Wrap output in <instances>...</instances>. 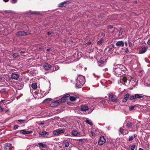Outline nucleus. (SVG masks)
I'll use <instances>...</instances> for the list:
<instances>
[{
  "label": "nucleus",
  "instance_id": "obj_34",
  "mask_svg": "<svg viewBox=\"0 0 150 150\" xmlns=\"http://www.w3.org/2000/svg\"><path fill=\"white\" fill-rule=\"evenodd\" d=\"M20 85V83H18L17 84V86H18V89L20 90L23 87V85H22L20 87H19V86Z\"/></svg>",
  "mask_w": 150,
  "mask_h": 150
},
{
  "label": "nucleus",
  "instance_id": "obj_45",
  "mask_svg": "<svg viewBox=\"0 0 150 150\" xmlns=\"http://www.w3.org/2000/svg\"><path fill=\"white\" fill-rule=\"evenodd\" d=\"M125 52L126 53L128 52H129V50L128 48H126L125 50Z\"/></svg>",
  "mask_w": 150,
  "mask_h": 150
},
{
  "label": "nucleus",
  "instance_id": "obj_15",
  "mask_svg": "<svg viewBox=\"0 0 150 150\" xmlns=\"http://www.w3.org/2000/svg\"><path fill=\"white\" fill-rule=\"evenodd\" d=\"M40 134L45 137H47L48 136V133L47 132L44 131L43 132H40Z\"/></svg>",
  "mask_w": 150,
  "mask_h": 150
},
{
  "label": "nucleus",
  "instance_id": "obj_35",
  "mask_svg": "<svg viewBox=\"0 0 150 150\" xmlns=\"http://www.w3.org/2000/svg\"><path fill=\"white\" fill-rule=\"evenodd\" d=\"M135 107V106H131L129 107V110L131 111L133 110Z\"/></svg>",
  "mask_w": 150,
  "mask_h": 150
},
{
  "label": "nucleus",
  "instance_id": "obj_1",
  "mask_svg": "<svg viewBox=\"0 0 150 150\" xmlns=\"http://www.w3.org/2000/svg\"><path fill=\"white\" fill-rule=\"evenodd\" d=\"M126 69L125 67L121 64H118L115 66L113 69V72L117 76H120L124 74V71Z\"/></svg>",
  "mask_w": 150,
  "mask_h": 150
},
{
  "label": "nucleus",
  "instance_id": "obj_13",
  "mask_svg": "<svg viewBox=\"0 0 150 150\" xmlns=\"http://www.w3.org/2000/svg\"><path fill=\"white\" fill-rule=\"evenodd\" d=\"M11 77L13 79L17 80L19 78V76L18 74L13 73L11 74Z\"/></svg>",
  "mask_w": 150,
  "mask_h": 150
},
{
  "label": "nucleus",
  "instance_id": "obj_58",
  "mask_svg": "<svg viewBox=\"0 0 150 150\" xmlns=\"http://www.w3.org/2000/svg\"><path fill=\"white\" fill-rule=\"evenodd\" d=\"M8 110H6V111L7 112H8Z\"/></svg>",
  "mask_w": 150,
  "mask_h": 150
},
{
  "label": "nucleus",
  "instance_id": "obj_24",
  "mask_svg": "<svg viewBox=\"0 0 150 150\" xmlns=\"http://www.w3.org/2000/svg\"><path fill=\"white\" fill-rule=\"evenodd\" d=\"M137 136V135L136 134H134V136H130L129 137V141H131L133 140L134 138L136 137Z\"/></svg>",
  "mask_w": 150,
  "mask_h": 150
},
{
  "label": "nucleus",
  "instance_id": "obj_59",
  "mask_svg": "<svg viewBox=\"0 0 150 150\" xmlns=\"http://www.w3.org/2000/svg\"><path fill=\"white\" fill-rule=\"evenodd\" d=\"M125 45H127V43L126 42V43H125Z\"/></svg>",
  "mask_w": 150,
  "mask_h": 150
},
{
  "label": "nucleus",
  "instance_id": "obj_47",
  "mask_svg": "<svg viewBox=\"0 0 150 150\" xmlns=\"http://www.w3.org/2000/svg\"><path fill=\"white\" fill-rule=\"evenodd\" d=\"M91 42H89L86 43V45H90L91 44Z\"/></svg>",
  "mask_w": 150,
  "mask_h": 150
},
{
  "label": "nucleus",
  "instance_id": "obj_25",
  "mask_svg": "<svg viewBox=\"0 0 150 150\" xmlns=\"http://www.w3.org/2000/svg\"><path fill=\"white\" fill-rule=\"evenodd\" d=\"M31 87L33 89H36L37 87V83H34L32 84Z\"/></svg>",
  "mask_w": 150,
  "mask_h": 150
},
{
  "label": "nucleus",
  "instance_id": "obj_22",
  "mask_svg": "<svg viewBox=\"0 0 150 150\" xmlns=\"http://www.w3.org/2000/svg\"><path fill=\"white\" fill-rule=\"evenodd\" d=\"M135 99L139 98L140 99L143 97V96H142L141 95L139 94H135L134 95Z\"/></svg>",
  "mask_w": 150,
  "mask_h": 150
},
{
  "label": "nucleus",
  "instance_id": "obj_21",
  "mask_svg": "<svg viewBox=\"0 0 150 150\" xmlns=\"http://www.w3.org/2000/svg\"><path fill=\"white\" fill-rule=\"evenodd\" d=\"M11 145V144L10 143L6 144L4 146V149L5 150H7L10 149V147Z\"/></svg>",
  "mask_w": 150,
  "mask_h": 150
},
{
  "label": "nucleus",
  "instance_id": "obj_8",
  "mask_svg": "<svg viewBox=\"0 0 150 150\" xmlns=\"http://www.w3.org/2000/svg\"><path fill=\"white\" fill-rule=\"evenodd\" d=\"M147 47L144 45L142 46L141 47V49L139 51L140 54H143L147 50Z\"/></svg>",
  "mask_w": 150,
  "mask_h": 150
},
{
  "label": "nucleus",
  "instance_id": "obj_50",
  "mask_svg": "<svg viewBox=\"0 0 150 150\" xmlns=\"http://www.w3.org/2000/svg\"><path fill=\"white\" fill-rule=\"evenodd\" d=\"M51 34V32H48L47 33V34L48 35H50V34Z\"/></svg>",
  "mask_w": 150,
  "mask_h": 150
},
{
  "label": "nucleus",
  "instance_id": "obj_16",
  "mask_svg": "<svg viewBox=\"0 0 150 150\" xmlns=\"http://www.w3.org/2000/svg\"><path fill=\"white\" fill-rule=\"evenodd\" d=\"M72 134L74 136L80 137L81 136H80V133L76 130H73L72 131Z\"/></svg>",
  "mask_w": 150,
  "mask_h": 150
},
{
  "label": "nucleus",
  "instance_id": "obj_9",
  "mask_svg": "<svg viewBox=\"0 0 150 150\" xmlns=\"http://www.w3.org/2000/svg\"><path fill=\"white\" fill-rule=\"evenodd\" d=\"M88 109V107L86 105H82L80 107L81 110L82 111H86Z\"/></svg>",
  "mask_w": 150,
  "mask_h": 150
},
{
  "label": "nucleus",
  "instance_id": "obj_20",
  "mask_svg": "<svg viewBox=\"0 0 150 150\" xmlns=\"http://www.w3.org/2000/svg\"><path fill=\"white\" fill-rule=\"evenodd\" d=\"M67 98H65V97L64 96L62 98L59 100H58V102L59 103H64L67 100Z\"/></svg>",
  "mask_w": 150,
  "mask_h": 150
},
{
  "label": "nucleus",
  "instance_id": "obj_26",
  "mask_svg": "<svg viewBox=\"0 0 150 150\" xmlns=\"http://www.w3.org/2000/svg\"><path fill=\"white\" fill-rule=\"evenodd\" d=\"M126 126L128 129H131L132 127V123L130 122L127 123Z\"/></svg>",
  "mask_w": 150,
  "mask_h": 150
},
{
  "label": "nucleus",
  "instance_id": "obj_31",
  "mask_svg": "<svg viewBox=\"0 0 150 150\" xmlns=\"http://www.w3.org/2000/svg\"><path fill=\"white\" fill-rule=\"evenodd\" d=\"M70 100L72 101H74L76 100V98L74 96L70 97Z\"/></svg>",
  "mask_w": 150,
  "mask_h": 150
},
{
  "label": "nucleus",
  "instance_id": "obj_27",
  "mask_svg": "<svg viewBox=\"0 0 150 150\" xmlns=\"http://www.w3.org/2000/svg\"><path fill=\"white\" fill-rule=\"evenodd\" d=\"M52 100V99L50 98H48L47 99H45L44 100L43 102L46 103H47L50 101Z\"/></svg>",
  "mask_w": 150,
  "mask_h": 150
},
{
  "label": "nucleus",
  "instance_id": "obj_6",
  "mask_svg": "<svg viewBox=\"0 0 150 150\" xmlns=\"http://www.w3.org/2000/svg\"><path fill=\"white\" fill-rule=\"evenodd\" d=\"M105 142V139L103 136H102L100 137L98 142L99 145H103Z\"/></svg>",
  "mask_w": 150,
  "mask_h": 150
},
{
  "label": "nucleus",
  "instance_id": "obj_7",
  "mask_svg": "<svg viewBox=\"0 0 150 150\" xmlns=\"http://www.w3.org/2000/svg\"><path fill=\"white\" fill-rule=\"evenodd\" d=\"M108 96L109 99L115 102H117V101L116 97L115 95L113 94H109Z\"/></svg>",
  "mask_w": 150,
  "mask_h": 150
},
{
  "label": "nucleus",
  "instance_id": "obj_29",
  "mask_svg": "<svg viewBox=\"0 0 150 150\" xmlns=\"http://www.w3.org/2000/svg\"><path fill=\"white\" fill-rule=\"evenodd\" d=\"M66 2H63L60 3L59 5V6L60 7H64L65 6V4Z\"/></svg>",
  "mask_w": 150,
  "mask_h": 150
},
{
  "label": "nucleus",
  "instance_id": "obj_57",
  "mask_svg": "<svg viewBox=\"0 0 150 150\" xmlns=\"http://www.w3.org/2000/svg\"><path fill=\"white\" fill-rule=\"evenodd\" d=\"M111 50V48H110V49L108 51H110Z\"/></svg>",
  "mask_w": 150,
  "mask_h": 150
},
{
  "label": "nucleus",
  "instance_id": "obj_41",
  "mask_svg": "<svg viewBox=\"0 0 150 150\" xmlns=\"http://www.w3.org/2000/svg\"><path fill=\"white\" fill-rule=\"evenodd\" d=\"M6 91V89H4V88H3V89H2L1 90L0 92H5Z\"/></svg>",
  "mask_w": 150,
  "mask_h": 150
},
{
  "label": "nucleus",
  "instance_id": "obj_42",
  "mask_svg": "<svg viewBox=\"0 0 150 150\" xmlns=\"http://www.w3.org/2000/svg\"><path fill=\"white\" fill-rule=\"evenodd\" d=\"M70 96V95L69 94H67L65 95L64 97H65V98H67L69 97Z\"/></svg>",
  "mask_w": 150,
  "mask_h": 150
},
{
  "label": "nucleus",
  "instance_id": "obj_48",
  "mask_svg": "<svg viewBox=\"0 0 150 150\" xmlns=\"http://www.w3.org/2000/svg\"><path fill=\"white\" fill-rule=\"evenodd\" d=\"M12 1L13 3H15L17 2V0H12Z\"/></svg>",
  "mask_w": 150,
  "mask_h": 150
},
{
  "label": "nucleus",
  "instance_id": "obj_51",
  "mask_svg": "<svg viewBox=\"0 0 150 150\" xmlns=\"http://www.w3.org/2000/svg\"><path fill=\"white\" fill-rule=\"evenodd\" d=\"M25 53V52L24 51H21V54H24V53Z\"/></svg>",
  "mask_w": 150,
  "mask_h": 150
},
{
  "label": "nucleus",
  "instance_id": "obj_4",
  "mask_svg": "<svg viewBox=\"0 0 150 150\" xmlns=\"http://www.w3.org/2000/svg\"><path fill=\"white\" fill-rule=\"evenodd\" d=\"M64 130L63 129H58L54 131L53 132V134L54 135L57 136L62 133H64Z\"/></svg>",
  "mask_w": 150,
  "mask_h": 150
},
{
  "label": "nucleus",
  "instance_id": "obj_49",
  "mask_svg": "<svg viewBox=\"0 0 150 150\" xmlns=\"http://www.w3.org/2000/svg\"><path fill=\"white\" fill-rule=\"evenodd\" d=\"M112 27L111 25H110L108 26V28H112Z\"/></svg>",
  "mask_w": 150,
  "mask_h": 150
},
{
  "label": "nucleus",
  "instance_id": "obj_17",
  "mask_svg": "<svg viewBox=\"0 0 150 150\" xmlns=\"http://www.w3.org/2000/svg\"><path fill=\"white\" fill-rule=\"evenodd\" d=\"M124 42L122 41H118L116 44V45L117 46L123 47L124 46Z\"/></svg>",
  "mask_w": 150,
  "mask_h": 150
},
{
  "label": "nucleus",
  "instance_id": "obj_32",
  "mask_svg": "<svg viewBox=\"0 0 150 150\" xmlns=\"http://www.w3.org/2000/svg\"><path fill=\"white\" fill-rule=\"evenodd\" d=\"M134 99H135L134 95L133 96H131V95L129 94V100H131Z\"/></svg>",
  "mask_w": 150,
  "mask_h": 150
},
{
  "label": "nucleus",
  "instance_id": "obj_19",
  "mask_svg": "<svg viewBox=\"0 0 150 150\" xmlns=\"http://www.w3.org/2000/svg\"><path fill=\"white\" fill-rule=\"evenodd\" d=\"M129 93L125 94L124 96L123 101L126 102L128 100H129Z\"/></svg>",
  "mask_w": 150,
  "mask_h": 150
},
{
  "label": "nucleus",
  "instance_id": "obj_28",
  "mask_svg": "<svg viewBox=\"0 0 150 150\" xmlns=\"http://www.w3.org/2000/svg\"><path fill=\"white\" fill-rule=\"evenodd\" d=\"M86 122L90 125H93V123L91 120H89L88 119H86L85 120Z\"/></svg>",
  "mask_w": 150,
  "mask_h": 150
},
{
  "label": "nucleus",
  "instance_id": "obj_3",
  "mask_svg": "<svg viewBox=\"0 0 150 150\" xmlns=\"http://www.w3.org/2000/svg\"><path fill=\"white\" fill-rule=\"evenodd\" d=\"M85 82V77L82 75H79L76 81V87L78 88L81 87L84 84Z\"/></svg>",
  "mask_w": 150,
  "mask_h": 150
},
{
  "label": "nucleus",
  "instance_id": "obj_23",
  "mask_svg": "<svg viewBox=\"0 0 150 150\" xmlns=\"http://www.w3.org/2000/svg\"><path fill=\"white\" fill-rule=\"evenodd\" d=\"M63 144L64 145V147H67L69 145V142L68 141L64 142Z\"/></svg>",
  "mask_w": 150,
  "mask_h": 150
},
{
  "label": "nucleus",
  "instance_id": "obj_54",
  "mask_svg": "<svg viewBox=\"0 0 150 150\" xmlns=\"http://www.w3.org/2000/svg\"><path fill=\"white\" fill-rule=\"evenodd\" d=\"M50 49H47L46 50L47 52H48L50 51Z\"/></svg>",
  "mask_w": 150,
  "mask_h": 150
},
{
  "label": "nucleus",
  "instance_id": "obj_5",
  "mask_svg": "<svg viewBox=\"0 0 150 150\" xmlns=\"http://www.w3.org/2000/svg\"><path fill=\"white\" fill-rule=\"evenodd\" d=\"M30 33L27 32H25L23 31H19L16 33V35L18 36L25 35H29Z\"/></svg>",
  "mask_w": 150,
  "mask_h": 150
},
{
  "label": "nucleus",
  "instance_id": "obj_46",
  "mask_svg": "<svg viewBox=\"0 0 150 150\" xmlns=\"http://www.w3.org/2000/svg\"><path fill=\"white\" fill-rule=\"evenodd\" d=\"M147 44L148 45H150V39L148 40L147 42Z\"/></svg>",
  "mask_w": 150,
  "mask_h": 150
},
{
  "label": "nucleus",
  "instance_id": "obj_56",
  "mask_svg": "<svg viewBox=\"0 0 150 150\" xmlns=\"http://www.w3.org/2000/svg\"><path fill=\"white\" fill-rule=\"evenodd\" d=\"M70 44H71L72 43H73V42L72 41H71L70 42Z\"/></svg>",
  "mask_w": 150,
  "mask_h": 150
},
{
  "label": "nucleus",
  "instance_id": "obj_39",
  "mask_svg": "<svg viewBox=\"0 0 150 150\" xmlns=\"http://www.w3.org/2000/svg\"><path fill=\"white\" fill-rule=\"evenodd\" d=\"M18 128V126L17 125H15L13 127V129L14 130H16Z\"/></svg>",
  "mask_w": 150,
  "mask_h": 150
},
{
  "label": "nucleus",
  "instance_id": "obj_36",
  "mask_svg": "<svg viewBox=\"0 0 150 150\" xmlns=\"http://www.w3.org/2000/svg\"><path fill=\"white\" fill-rule=\"evenodd\" d=\"M124 130L123 128L121 127L120 129V132L121 133L124 134Z\"/></svg>",
  "mask_w": 150,
  "mask_h": 150
},
{
  "label": "nucleus",
  "instance_id": "obj_44",
  "mask_svg": "<svg viewBox=\"0 0 150 150\" xmlns=\"http://www.w3.org/2000/svg\"><path fill=\"white\" fill-rule=\"evenodd\" d=\"M6 100H1L0 103L1 104H2L3 102H6Z\"/></svg>",
  "mask_w": 150,
  "mask_h": 150
},
{
  "label": "nucleus",
  "instance_id": "obj_37",
  "mask_svg": "<svg viewBox=\"0 0 150 150\" xmlns=\"http://www.w3.org/2000/svg\"><path fill=\"white\" fill-rule=\"evenodd\" d=\"M98 63H100L101 64H105V62L104 61H103L102 60L100 59Z\"/></svg>",
  "mask_w": 150,
  "mask_h": 150
},
{
  "label": "nucleus",
  "instance_id": "obj_33",
  "mask_svg": "<svg viewBox=\"0 0 150 150\" xmlns=\"http://www.w3.org/2000/svg\"><path fill=\"white\" fill-rule=\"evenodd\" d=\"M103 41V39H101L97 42V44H98L100 45L102 43Z\"/></svg>",
  "mask_w": 150,
  "mask_h": 150
},
{
  "label": "nucleus",
  "instance_id": "obj_11",
  "mask_svg": "<svg viewBox=\"0 0 150 150\" xmlns=\"http://www.w3.org/2000/svg\"><path fill=\"white\" fill-rule=\"evenodd\" d=\"M38 146H37L41 150H43L41 149V148H47V145L42 143H38Z\"/></svg>",
  "mask_w": 150,
  "mask_h": 150
},
{
  "label": "nucleus",
  "instance_id": "obj_43",
  "mask_svg": "<svg viewBox=\"0 0 150 150\" xmlns=\"http://www.w3.org/2000/svg\"><path fill=\"white\" fill-rule=\"evenodd\" d=\"M18 121L20 122H24L25 121V120H18Z\"/></svg>",
  "mask_w": 150,
  "mask_h": 150
},
{
  "label": "nucleus",
  "instance_id": "obj_61",
  "mask_svg": "<svg viewBox=\"0 0 150 150\" xmlns=\"http://www.w3.org/2000/svg\"><path fill=\"white\" fill-rule=\"evenodd\" d=\"M99 66H101V65H100V64H99Z\"/></svg>",
  "mask_w": 150,
  "mask_h": 150
},
{
  "label": "nucleus",
  "instance_id": "obj_40",
  "mask_svg": "<svg viewBox=\"0 0 150 150\" xmlns=\"http://www.w3.org/2000/svg\"><path fill=\"white\" fill-rule=\"evenodd\" d=\"M128 43H129V47H131L132 46V44L131 42H129Z\"/></svg>",
  "mask_w": 150,
  "mask_h": 150
},
{
  "label": "nucleus",
  "instance_id": "obj_60",
  "mask_svg": "<svg viewBox=\"0 0 150 150\" xmlns=\"http://www.w3.org/2000/svg\"><path fill=\"white\" fill-rule=\"evenodd\" d=\"M112 47H114V46L113 45H112Z\"/></svg>",
  "mask_w": 150,
  "mask_h": 150
},
{
  "label": "nucleus",
  "instance_id": "obj_62",
  "mask_svg": "<svg viewBox=\"0 0 150 150\" xmlns=\"http://www.w3.org/2000/svg\"><path fill=\"white\" fill-rule=\"evenodd\" d=\"M103 102L104 103L105 102V101H103Z\"/></svg>",
  "mask_w": 150,
  "mask_h": 150
},
{
  "label": "nucleus",
  "instance_id": "obj_18",
  "mask_svg": "<svg viewBox=\"0 0 150 150\" xmlns=\"http://www.w3.org/2000/svg\"><path fill=\"white\" fill-rule=\"evenodd\" d=\"M58 101L57 100L54 102L51 103L50 105L51 107H54L55 106H57L59 104Z\"/></svg>",
  "mask_w": 150,
  "mask_h": 150
},
{
  "label": "nucleus",
  "instance_id": "obj_2",
  "mask_svg": "<svg viewBox=\"0 0 150 150\" xmlns=\"http://www.w3.org/2000/svg\"><path fill=\"white\" fill-rule=\"evenodd\" d=\"M128 80L130 84H131L133 86H135L138 84L137 81L136 80H134L132 78L131 76H127L121 77L120 79V82L122 84L125 83L127 80Z\"/></svg>",
  "mask_w": 150,
  "mask_h": 150
},
{
  "label": "nucleus",
  "instance_id": "obj_55",
  "mask_svg": "<svg viewBox=\"0 0 150 150\" xmlns=\"http://www.w3.org/2000/svg\"><path fill=\"white\" fill-rule=\"evenodd\" d=\"M126 133H125V134H127L128 133V131H126Z\"/></svg>",
  "mask_w": 150,
  "mask_h": 150
},
{
  "label": "nucleus",
  "instance_id": "obj_38",
  "mask_svg": "<svg viewBox=\"0 0 150 150\" xmlns=\"http://www.w3.org/2000/svg\"><path fill=\"white\" fill-rule=\"evenodd\" d=\"M135 148V145H132L131 146V150H134Z\"/></svg>",
  "mask_w": 150,
  "mask_h": 150
},
{
  "label": "nucleus",
  "instance_id": "obj_10",
  "mask_svg": "<svg viewBox=\"0 0 150 150\" xmlns=\"http://www.w3.org/2000/svg\"><path fill=\"white\" fill-rule=\"evenodd\" d=\"M43 67L45 70H48L50 69L51 65L48 63H45L43 65Z\"/></svg>",
  "mask_w": 150,
  "mask_h": 150
},
{
  "label": "nucleus",
  "instance_id": "obj_30",
  "mask_svg": "<svg viewBox=\"0 0 150 150\" xmlns=\"http://www.w3.org/2000/svg\"><path fill=\"white\" fill-rule=\"evenodd\" d=\"M19 57V54L18 53H16L13 54V58H17Z\"/></svg>",
  "mask_w": 150,
  "mask_h": 150
},
{
  "label": "nucleus",
  "instance_id": "obj_53",
  "mask_svg": "<svg viewBox=\"0 0 150 150\" xmlns=\"http://www.w3.org/2000/svg\"><path fill=\"white\" fill-rule=\"evenodd\" d=\"M3 1L5 2H7L9 0H3Z\"/></svg>",
  "mask_w": 150,
  "mask_h": 150
},
{
  "label": "nucleus",
  "instance_id": "obj_14",
  "mask_svg": "<svg viewBox=\"0 0 150 150\" xmlns=\"http://www.w3.org/2000/svg\"><path fill=\"white\" fill-rule=\"evenodd\" d=\"M92 136L98 135L99 133L98 130L97 129H93L91 132Z\"/></svg>",
  "mask_w": 150,
  "mask_h": 150
},
{
  "label": "nucleus",
  "instance_id": "obj_12",
  "mask_svg": "<svg viewBox=\"0 0 150 150\" xmlns=\"http://www.w3.org/2000/svg\"><path fill=\"white\" fill-rule=\"evenodd\" d=\"M20 133L23 134H32L33 133L32 131H27L25 130H21L20 131Z\"/></svg>",
  "mask_w": 150,
  "mask_h": 150
},
{
  "label": "nucleus",
  "instance_id": "obj_52",
  "mask_svg": "<svg viewBox=\"0 0 150 150\" xmlns=\"http://www.w3.org/2000/svg\"><path fill=\"white\" fill-rule=\"evenodd\" d=\"M44 124V123L43 122H41L39 124V125H43Z\"/></svg>",
  "mask_w": 150,
  "mask_h": 150
}]
</instances>
